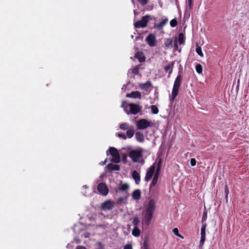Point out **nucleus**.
<instances>
[{
  "label": "nucleus",
  "instance_id": "5",
  "mask_svg": "<svg viewBox=\"0 0 249 249\" xmlns=\"http://www.w3.org/2000/svg\"><path fill=\"white\" fill-rule=\"evenodd\" d=\"M142 149L134 150L130 152L129 156L134 162H137L139 161V159L142 158Z\"/></svg>",
  "mask_w": 249,
  "mask_h": 249
},
{
  "label": "nucleus",
  "instance_id": "49",
  "mask_svg": "<svg viewBox=\"0 0 249 249\" xmlns=\"http://www.w3.org/2000/svg\"><path fill=\"white\" fill-rule=\"evenodd\" d=\"M106 162H107V159L104 161H102L101 162H100V164H101L102 165H105L106 164Z\"/></svg>",
  "mask_w": 249,
  "mask_h": 249
},
{
  "label": "nucleus",
  "instance_id": "41",
  "mask_svg": "<svg viewBox=\"0 0 249 249\" xmlns=\"http://www.w3.org/2000/svg\"><path fill=\"white\" fill-rule=\"evenodd\" d=\"M207 218V213L206 211H204L203 213V215L202 217V222H203L205 221Z\"/></svg>",
  "mask_w": 249,
  "mask_h": 249
},
{
  "label": "nucleus",
  "instance_id": "6",
  "mask_svg": "<svg viewBox=\"0 0 249 249\" xmlns=\"http://www.w3.org/2000/svg\"><path fill=\"white\" fill-rule=\"evenodd\" d=\"M151 126V123L145 119H141L136 122L138 129L144 130Z\"/></svg>",
  "mask_w": 249,
  "mask_h": 249
},
{
  "label": "nucleus",
  "instance_id": "36",
  "mask_svg": "<svg viewBox=\"0 0 249 249\" xmlns=\"http://www.w3.org/2000/svg\"><path fill=\"white\" fill-rule=\"evenodd\" d=\"M140 66H136L132 70V72L133 74L137 75L139 73Z\"/></svg>",
  "mask_w": 249,
  "mask_h": 249
},
{
  "label": "nucleus",
  "instance_id": "31",
  "mask_svg": "<svg viewBox=\"0 0 249 249\" xmlns=\"http://www.w3.org/2000/svg\"><path fill=\"white\" fill-rule=\"evenodd\" d=\"M173 40L171 38L167 39L165 42L164 45L167 48L171 47L172 46Z\"/></svg>",
  "mask_w": 249,
  "mask_h": 249
},
{
  "label": "nucleus",
  "instance_id": "37",
  "mask_svg": "<svg viewBox=\"0 0 249 249\" xmlns=\"http://www.w3.org/2000/svg\"><path fill=\"white\" fill-rule=\"evenodd\" d=\"M170 24L172 27H175L178 25L177 20L176 19L171 20L170 22Z\"/></svg>",
  "mask_w": 249,
  "mask_h": 249
},
{
  "label": "nucleus",
  "instance_id": "39",
  "mask_svg": "<svg viewBox=\"0 0 249 249\" xmlns=\"http://www.w3.org/2000/svg\"><path fill=\"white\" fill-rule=\"evenodd\" d=\"M188 6L189 7L190 9H192L193 8L192 0H188L187 2L186 3V9Z\"/></svg>",
  "mask_w": 249,
  "mask_h": 249
},
{
  "label": "nucleus",
  "instance_id": "11",
  "mask_svg": "<svg viewBox=\"0 0 249 249\" xmlns=\"http://www.w3.org/2000/svg\"><path fill=\"white\" fill-rule=\"evenodd\" d=\"M207 224H203L201 228V238L199 243V246H202L204 243V242L206 239V228Z\"/></svg>",
  "mask_w": 249,
  "mask_h": 249
},
{
  "label": "nucleus",
  "instance_id": "18",
  "mask_svg": "<svg viewBox=\"0 0 249 249\" xmlns=\"http://www.w3.org/2000/svg\"><path fill=\"white\" fill-rule=\"evenodd\" d=\"M174 66V63L173 62H172L169 63L167 66H165L164 68V71L166 72H168L169 73L168 77L170 76L171 74L172 73Z\"/></svg>",
  "mask_w": 249,
  "mask_h": 249
},
{
  "label": "nucleus",
  "instance_id": "7",
  "mask_svg": "<svg viewBox=\"0 0 249 249\" xmlns=\"http://www.w3.org/2000/svg\"><path fill=\"white\" fill-rule=\"evenodd\" d=\"M108 151L113 157V161L115 163H119L120 161V156L116 148L111 147L107 151V154L108 155Z\"/></svg>",
  "mask_w": 249,
  "mask_h": 249
},
{
  "label": "nucleus",
  "instance_id": "3",
  "mask_svg": "<svg viewBox=\"0 0 249 249\" xmlns=\"http://www.w3.org/2000/svg\"><path fill=\"white\" fill-rule=\"evenodd\" d=\"M128 107L129 108V111H128L127 109H126V108H124V111L127 115H136L142 110V107L136 104L130 103L128 105Z\"/></svg>",
  "mask_w": 249,
  "mask_h": 249
},
{
  "label": "nucleus",
  "instance_id": "15",
  "mask_svg": "<svg viewBox=\"0 0 249 249\" xmlns=\"http://www.w3.org/2000/svg\"><path fill=\"white\" fill-rule=\"evenodd\" d=\"M135 137L136 141L142 143L144 141V137L143 134L140 132L137 131L135 133Z\"/></svg>",
  "mask_w": 249,
  "mask_h": 249
},
{
  "label": "nucleus",
  "instance_id": "16",
  "mask_svg": "<svg viewBox=\"0 0 249 249\" xmlns=\"http://www.w3.org/2000/svg\"><path fill=\"white\" fill-rule=\"evenodd\" d=\"M152 87L151 82L150 81H147L145 83H140L139 84V88L145 90H147L149 89Z\"/></svg>",
  "mask_w": 249,
  "mask_h": 249
},
{
  "label": "nucleus",
  "instance_id": "22",
  "mask_svg": "<svg viewBox=\"0 0 249 249\" xmlns=\"http://www.w3.org/2000/svg\"><path fill=\"white\" fill-rule=\"evenodd\" d=\"M128 195H125L124 197H120L117 200V203L118 205L122 204H127V197L128 196Z\"/></svg>",
  "mask_w": 249,
  "mask_h": 249
},
{
  "label": "nucleus",
  "instance_id": "10",
  "mask_svg": "<svg viewBox=\"0 0 249 249\" xmlns=\"http://www.w3.org/2000/svg\"><path fill=\"white\" fill-rule=\"evenodd\" d=\"M145 40L150 47H154L156 45V37L153 34H150L146 37Z\"/></svg>",
  "mask_w": 249,
  "mask_h": 249
},
{
  "label": "nucleus",
  "instance_id": "1",
  "mask_svg": "<svg viewBox=\"0 0 249 249\" xmlns=\"http://www.w3.org/2000/svg\"><path fill=\"white\" fill-rule=\"evenodd\" d=\"M156 205L153 199H151L145 210L143 212V216L142 219V224L145 226L149 225L153 218V213L155 210Z\"/></svg>",
  "mask_w": 249,
  "mask_h": 249
},
{
  "label": "nucleus",
  "instance_id": "35",
  "mask_svg": "<svg viewBox=\"0 0 249 249\" xmlns=\"http://www.w3.org/2000/svg\"><path fill=\"white\" fill-rule=\"evenodd\" d=\"M173 231L174 232V233L178 237H179L182 239L183 238V237L179 233H178V228H174L173 230Z\"/></svg>",
  "mask_w": 249,
  "mask_h": 249
},
{
  "label": "nucleus",
  "instance_id": "40",
  "mask_svg": "<svg viewBox=\"0 0 249 249\" xmlns=\"http://www.w3.org/2000/svg\"><path fill=\"white\" fill-rule=\"evenodd\" d=\"M225 193L226 195V199L227 201H228V195L229 194V191L228 186L226 185L225 187Z\"/></svg>",
  "mask_w": 249,
  "mask_h": 249
},
{
  "label": "nucleus",
  "instance_id": "46",
  "mask_svg": "<svg viewBox=\"0 0 249 249\" xmlns=\"http://www.w3.org/2000/svg\"><path fill=\"white\" fill-rule=\"evenodd\" d=\"M98 245L99 246L98 249H104V246L102 245V244L101 242H98Z\"/></svg>",
  "mask_w": 249,
  "mask_h": 249
},
{
  "label": "nucleus",
  "instance_id": "29",
  "mask_svg": "<svg viewBox=\"0 0 249 249\" xmlns=\"http://www.w3.org/2000/svg\"><path fill=\"white\" fill-rule=\"evenodd\" d=\"M140 222L139 218L138 217H135L132 222L134 228H139Z\"/></svg>",
  "mask_w": 249,
  "mask_h": 249
},
{
  "label": "nucleus",
  "instance_id": "17",
  "mask_svg": "<svg viewBox=\"0 0 249 249\" xmlns=\"http://www.w3.org/2000/svg\"><path fill=\"white\" fill-rule=\"evenodd\" d=\"M134 57L138 59L139 61L141 63L145 61V57L142 52H137L136 53Z\"/></svg>",
  "mask_w": 249,
  "mask_h": 249
},
{
  "label": "nucleus",
  "instance_id": "52",
  "mask_svg": "<svg viewBox=\"0 0 249 249\" xmlns=\"http://www.w3.org/2000/svg\"><path fill=\"white\" fill-rule=\"evenodd\" d=\"M176 2L177 3L178 2V0H175Z\"/></svg>",
  "mask_w": 249,
  "mask_h": 249
},
{
  "label": "nucleus",
  "instance_id": "51",
  "mask_svg": "<svg viewBox=\"0 0 249 249\" xmlns=\"http://www.w3.org/2000/svg\"><path fill=\"white\" fill-rule=\"evenodd\" d=\"M126 86L127 85H124L122 88V90H125L126 88Z\"/></svg>",
  "mask_w": 249,
  "mask_h": 249
},
{
  "label": "nucleus",
  "instance_id": "34",
  "mask_svg": "<svg viewBox=\"0 0 249 249\" xmlns=\"http://www.w3.org/2000/svg\"><path fill=\"white\" fill-rule=\"evenodd\" d=\"M196 51L200 56L203 57L204 56L201 47L197 46L196 48Z\"/></svg>",
  "mask_w": 249,
  "mask_h": 249
},
{
  "label": "nucleus",
  "instance_id": "32",
  "mask_svg": "<svg viewBox=\"0 0 249 249\" xmlns=\"http://www.w3.org/2000/svg\"><path fill=\"white\" fill-rule=\"evenodd\" d=\"M196 71L198 74H201L202 73V71H203V68H202V66H201V65L200 64H197L196 65Z\"/></svg>",
  "mask_w": 249,
  "mask_h": 249
},
{
  "label": "nucleus",
  "instance_id": "21",
  "mask_svg": "<svg viewBox=\"0 0 249 249\" xmlns=\"http://www.w3.org/2000/svg\"><path fill=\"white\" fill-rule=\"evenodd\" d=\"M135 134V131L134 129V127L132 126H131L130 128L128 130H127L126 133V136L127 137V138L131 139L133 137Z\"/></svg>",
  "mask_w": 249,
  "mask_h": 249
},
{
  "label": "nucleus",
  "instance_id": "50",
  "mask_svg": "<svg viewBox=\"0 0 249 249\" xmlns=\"http://www.w3.org/2000/svg\"><path fill=\"white\" fill-rule=\"evenodd\" d=\"M174 46H175V47L177 49L178 48V42H175L174 43Z\"/></svg>",
  "mask_w": 249,
  "mask_h": 249
},
{
  "label": "nucleus",
  "instance_id": "12",
  "mask_svg": "<svg viewBox=\"0 0 249 249\" xmlns=\"http://www.w3.org/2000/svg\"><path fill=\"white\" fill-rule=\"evenodd\" d=\"M113 202L110 200H107L102 204V209L104 211L110 210L113 208Z\"/></svg>",
  "mask_w": 249,
  "mask_h": 249
},
{
  "label": "nucleus",
  "instance_id": "9",
  "mask_svg": "<svg viewBox=\"0 0 249 249\" xmlns=\"http://www.w3.org/2000/svg\"><path fill=\"white\" fill-rule=\"evenodd\" d=\"M99 193L102 196H107L108 193V189L105 183H100L97 186Z\"/></svg>",
  "mask_w": 249,
  "mask_h": 249
},
{
  "label": "nucleus",
  "instance_id": "28",
  "mask_svg": "<svg viewBox=\"0 0 249 249\" xmlns=\"http://www.w3.org/2000/svg\"><path fill=\"white\" fill-rule=\"evenodd\" d=\"M161 160H160L158 161V162H157L156 170V172L155 173V174H156V175H160V168H161Z\"/></svg>",
  "mask_w": 249,
  "mask_h": 249
},
{
  "label": "nucleus",
  "instance_id": "44",
  "mask_svg": "<svg viewBox=\"0 0 249 249\" xmlns=\"http://www.w3.org/2000/svg\"><path fill=\"white\" fill-rule=\"evenodd\" d=\"M190 163L192 166H194L196 164V160L195 159H191L190 160Z\"/></svg>",
  "mask_w": 249,
  "mask_h": 249
},
{
  "label": "nucleus",
  "instance_id": "48",
  "mask_svg": "<svg viewBox=\"0 0 249 249\" xmlns=\"http://www.w3.org/2000/svg\"><path fill=\"white\" fill-rule=\"evenodd\" d=\"M124 101H123V103H122V105H121V107H123L124 109V108H126V109H127V107H128V105L125 107V106H124Z\"/></svg>",
  "mask_w": 249,
  "mask_h": 249
},
{
  "label": "nucleus",
  "instance_id": "33",
  "mask_svg": "<svg viewBox=\"0 0 249 249\" xmlns=\"http://www.w3.org/2000/svg\"><path fill=\"white\" fill-rule=\"evenodd\" d=\"M151 112L153 114H157L159 113L158 108L155 105L150 107Z\"/></svg>",
  "mask_w": 249,
  "mask_h": 249
},
{
  "label": "nucleus",
  "instance_id": "19",
  "mask_svg": "<svg viewBox=\"0 0 249 249\" xmlns=\"http://www.w3.org/2000/svg\"><path fill=\"white\" fill-rule=\"evenodd\" d=\"M132 176L135 180L136 184H139L141 181L140 175L139 173L136 170L133 171Z\"/></svg>",
  "mask_w": 249,
  "mask_h": 249
},
{
  "label": "nucleus",
  "instance_id": "8",
  "mask_svg": "<svg viewBox=\"0 0 249 249\" xmlns=\"http://www.w3.org/2000/svg\"><path fill=\"white\" fill-rule=\"evenodd\" d=\"M156 167L154 164L151 165L146 170V173L144 178V180L145 182L149 181L154 177L155 174Z\"/></svg>",
  "mask_w": 249,
  "mask_h": 249
},
{
  "label": "nucleus",
  "instance_id": "13",
  "mask_svg": "<svg viewBox=\"0 0 249 249\" xmlns=\"http://www.w3.org/2000/svg\"><path fill=\"white\" fill-rule=\"evenodd\" d=\"M126 97L134 99H141L142 98L141 93L138 91H132L130 93H127Z\"/></svg>",
  "mask_w": 249,
  "mask_h": 249
},
{
  "label": "nucleus",
  "instance_id": "20",
  "mask_svg": "<svg viewBox=\"0 0 249 249\" xmlns=\"http://www.w3.org/2000/svg\"><path fill=\"white\" fill-rule=\"evenodd\" d=\"M133 198L135 200H138L141 198V192L139 189L135 190L132 194Z\"/></svg>",
  "mask_w": 249,
  "mask_h": 249
},
{
  "label": "nucleus",
  "instance_id": "25",
  "mask_svg": "<svg viewBox=\"0 0 249 249\" xmlns=\"http://www.w3.org/2000/svg\"><path fill=\"white\" fill-rule=\"evenodd\" d=\"M159 175L154 174L153 178L152 180V182H151L150 186H149L150 189H151V188L152 187L155 186L157 184L158 180V178H159Z\"/></svg>",
  "mask_w": 249,
  "mask_h": 249
},
{
  "label": "nucleus",
  "instance_id": "24",
  "mask_svg": "<svg viewBox=\"0 0 249 249\" xmlns=\"http://www.w3.org/2000/svg\"><path fill=\"white\" fill-rule=\"evenodd\" d=\"M167 21H168V19L165 18V19H163L160 22L157 23V24H155L154 25V27L155 28L160 29L162 28V27L166 24Z\"/></svg>",
  "mask_w": 249,
  "mask_h": 249
},
{
  "label": "nucleus",
  "instance_id": "47",
  "mask_svg": "<svg viewBox=\"0 0 249 249\" xmlns=\"http://www.w3.org/2000/svg\"><path fill=\"white\" fill-rule=\"evenodd\" d=\"M76 249H86V248L82 246H78Z\"/></svg>",
  "mask_w": 249,
  "mask_h": 249
},
{
  "label": "nucleus",
  "instance_id": "23",
  "mask_svg": "<svg viewBox=\"0 0 249 249\" xmlns=\"http://www.w3.org/2000/svg\"><path fill=\"white\" fill-rule=\"evenodd\" d=\"M107 169L110 171H119L120 170V166L117 164L109 163L107 165Z\"/></svg>",
  "mask_w": 249,
  "mask_h": 249
},
{
  "label": "nucleus",
  "instance_id": "27",
  "mask_svg": "<svg viewBox=\"0 0 249 249\" xmlns=\"http://www.w3.org/2000/svg\"><path fill=\"white\" fill-rule=\"evenodd\" d=\"M178 41L180 44H183L185 43V37L183 33H179L178 37Z\"/></svg>",
  "mask_w": 249,
  "mask_h": 249
},
{
  "label": "nucleus",
  "instance_id": "2",
  "mask_svg": "<svg viewBox=\"0 0 249 249\" xmlns=\"http://www.w3.org/2000/svg\"><path fill=\"white\" fill-rule=\"evenodd\" d=\"M182 77L180 74H178L175 79L173 88L172 91V100L174 101L177 96L179 88L181 84Z\"/></svg>",
  "mask_w": 249,
  "mask_h": 249
},
{
  "label": "nucleus",
  "instance_id": "26",
  "mask_svg": "<svg viewBox=\"0 0 249 249\" xmlns=\"http://www.w3.org/2000/svg\"><path fill=\"white\" fill-rule=\"evenodd\" d=\"M141 231L139 228H134L132 231V234L135 237H139L140 235Z\"/></svg>",
  "mask_w": 249,
  "mask_h": 249
},
{
  "label": "nucleus",
  "instance_id": "42",
  "mask_svg": "<svg viewBox=\"0 0 249 249\" xmlns=\"http://www.w3.org/2000/svg\"><path fill=\"white\" fill-rule=\"evenodd\" d=\"M142 249H149L148 244L146 241L143 242V245L142 247Z\"/></svg>",
  "mask_w": 249,
  "mask_h": 249
},
{
  "label": "nucleus",
  "instance_id": "4",
  "mask_svg": "<svg viewBox=\"0 0 249 249\" xmlns=\"http://www.w3.org/2000/svg\"><path fill=\"white\" fill-rule=\"evenodd\" d=\"M152 19L151 17L146 15L142 18V19L134 23V26L136 28H141L145 27L148 22Z\"/></svg>",
  "mask_w": 249,
  "mask_h": 249
},
{
  "label": "nucleus",
  "instance_id": "45",
  "mask_svg": "<svg viewBox=\"0 0 249 249\" xmlns=\"http://www.w3.org/2000/svg\"><path fill=\"white\" fill-rule=\"evenodd\" d=\"M124 249H133L132 246L130 244H126L124 246Z\"/></svg>",
  "mask_w": 249,
  "mask_h": 249
},
{
  "label": "nucleus",
  "instance_id": "53",
  "mask_svg": "<svg viewBox=\"0 0 249 249\" xmlns=\"http://www.w3.org/2000/svg\"><path fill=\"white\" fill-rule=\"evenodd\" d=\"M134 14H136V11L135 10H134Z\"/></svg>",
  "mask_w": 249,
  "mask_h": 249
},
{
  "label": "nucleus",
  "instance_id": "38",
  "mask_svg": "<svg viewBox=\"0 0 249 249\" xmlns=\"http://www.w3.org/2000/svg\"><path fill=\"white\" fill-rule=\"evenodd\" d=\"M117 136L119 138L123 139V140H126L127 139V137L126 136V135L123 133H117Z\"/></svg>",
  "mask_w": 249,
  "mask_h": 249
},
{
  "label": "nucleus",
  "instance_id": "30",
  "mask_svg": "<svg viewBox=\"0 0 249 249\" xmlns=\"http://www.w3.org/2000/svg\"><path fill=\"white\" fill-rule=\"evenodd\" d=\"M130 128L129 124L127 123H124L120 124V128L123 130H128Z\"/></svg>",
  "mask_w": 249,
  "mask_h": 249
},
{
  "label": "nucleus",
  "instance_id": "14",
  "mask_svg": "<svg viewBox=\"0 0 249 249\" xmlns=\"http://www.w3.org/2000/svg\"><path fill=\"white\" fill-rule=\"evenodd\" d=\"M129 188V186L128 184L124 183L121 185L120 187L116 190L117 193L120 191L124 192L125 195H128L127 191Z\"/></svg>",
  "mask_w": 249,
  "mask_h": 249
},
{
  "label": "nucleus",
  "instance_id": "43",
  "mask_svg": "<svg viewBox=\"0 0 249 249\" xmlns=\"http://www.w3.org/2000/svg\"><path fill=\"white\" fill-rule=\"evenodd\" d=\"M138 1L142 5H145L147 3L148 0H138Z\"/></svg>",
  "mask_w": 249,
  "mask_h": 249
}]
</instances>
